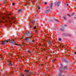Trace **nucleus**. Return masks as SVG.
I'll return each mask as SVG.
<instances>
[{
    "label": "nucleus",
    "instance_id": "obj_50",
    "mask_svg": "<svg viewBox=\"0 0 76 76\" xmlns=\"http://www.w3.org/2000/svg\"><path fill=\"white\" fill-rule=\"evenodd\" d=\"M72 15H73V14H72Z\"/></svg>",
    "mask_w": 76,
    "mask_h": 76
},
{
    "label": "nucleus",
    "instance_id": "obj_38",
    "mask_svg": "<svg viewBox=\"0 0 76 76\" xmlns=\"http://www.w3.org/2000/svg\"><path fill=\"white\" fill-rule=\"evenodd\" d=\"M14 19V17H12V20H13V19Z\"/></svg>",
    "mask_w": 76,
    "mask_h": 76
},
{
    "label": "nucleus",
    "instance_id": "obj_42",
    "mask_svg": "<svg viewBox=\"0 0 76 76\" xmlns=\"http://www.w3.org/2000/svg\"><path fill=\"white\" fill-rule=\"evenodd\" d=\"M74 54H76V52H75L74 53Z\"/></svg>",
    "mask_w": 76,
    "mask_h": 76
},
{
    "label": "nucleus",
    "instance_id": "obj_51",
    "mask_svg": "<svg viewBox=\"0 0 76 76\" xmlns=\"http://www.w3.org/2000/svg\"><path fill=\"white\" fill-rule=\"evenodd\" d=\"M73 60H74V59H73Z\"/></svg>",
    "mask_w": 76,
    "mask_h": 76
},
{
    "label": "nucleus",
    "instance_id": "obj_24",
    "mask_svg": "<svg viewBox=\"0 0 76 76\" xmlns=\"http://www.w3.org/2000/svg\"><path fill=\"white\" fill-rule=\"evenodd\" d=\"M7 61L9 63V62H10V60H7Z\"/></svg>",
    "mask_w": 76,
    "mask_h": 76
},
{
    "label": "nucleus",
    "instance_id": "obj_23",
    "mask_svg": "<svg viewBox=\"0 0 76 76\" xmlns=\"http://www.w3.org/2000/svg\"><path fill=\"white\" fill-rule=\"evenodd\" d=\"M61 31H64V30H63V29L61 28Z\"/></svg>",
    "mask_w": 76,
    "mask_h": 76
},
{
    "label": "nucleus",
    "instance_id": "obj_26",
    "mask_svg": "<svg viewBox=\"0 0 76 76\" xmlns=\"http://www.w3.org/2000/svg\"><path fill=\"white\" fill-rule=\"evenodd\" d=\"M20 45V46H22V45Z\"/></svg>",
    "mask_w": 76,
    "mask_h": 76
},
{
    "label": "nucleus",
    "instance_id": "obj_14",
    "mask_svg": "<svg viewBox=\"0 0 76 76\" xmlns=\"http://www.w3.org/2000/svg\"><path fill=\"white\" fill-rule=\"evenodd\" d=\"M27 53H29L30 54L31 53V52L29 50L28 51Z\"/></svg>",
    "mask_w": 76,
    "mask_h": 76
},
{
    "label": "nucleus",
    "instance_id": "obj_13",
    "mask_svg": "<svg viewBox=\"0 0 76 76\" xmlns=\"http://www.w3.org/2000/svg\"><path fill=\"white\" fill-rule=\"evenodd\" d=\"M32 23H35V21H34V20H33L32 21Z\"/></svg>",
    "mask_w": 76,
    "mask_h": 76
},
{
    "label": "nucleus",
    "instance_id": "obj_44",
    "mask_svg": "<svg viewBox=\"0 0 76 76\" xmlns=\"http://www.w3.org/2000/svg\"><path fill=\"white\" fill-rule=\"evenodd\" d=\"M64 26H66V25H64Z\"/></svg>",
    "mask_w": 76,
    "mask_h": 76
},
{
    "label": "nucleus",
    "instance_id": "obj_40",
    "mask_svg": "<svg viewBox=\"0 0 76 76\" xmlns=\"http://www.w3.org/2000/svg\"><path fill=\"white\" fill-rule=\"evenodd\" d=\"M0 23H1V21L0 20Z\"/></svg>",
    "mask_w": 76,
    "mask_h": 76
},
{
    "label": "nucleus",
    "instance_id": "obj_35",
    "mask_svg": "<svg viewBox=\"0 0 76 76\" xmlns=\"http://www.w3.org/2000/svg\"><path fill=\"white\" fill-rule=\"evenodd\" d=\"M61 67L63 66V65L62 64H61Z\"/></svg>",
    "mask_w": 76,
    "mask_h": 76
},
{
    "label": "nucleus",
    "instance_id": "obj_36",
    "mask_svg": "<svg viewBox=\"0 0 76 76\" xmlns=\"http://www.w3.org/2000/svg\"><path fill=\"white\" fill-rule=\"evenodd\" d=\"M69 22H71V21H70V20H69Z\"/></svg>",
    "mask_w": 76,
    "mask_h": 76
},
{
    "label": "nucleus",
    "instance_id": "obj_52",
    "mask_svg": "<svg viewBox=\"0 0 76 76\" xmlns=\"http://www.w3.org/2000/svg\"><path fill=\"white\" fill-rule=\"evenodd\" d=\"M73 60H74V59H73Z\"/></svg>",
    "mask_w": 76,
    "mask_h": 76
},
{
    "label": "nucleus",
    "instance_id": "obj_43",
    "mask_svg": "<svg viewBox=\"0 0 76 76\" xmlns=\"http://www.w3.org/2000/svg\"><path fill=\"white\" fill-rule=\"evenodd\" d=\"M44 47H46V46L45 45H44Z\"/></svg>",
    "mask_w": 76,
    "mask_h": 76
},
{
    "label": "nucleus",
    "instance_id": "obj_18",
    "mask_svg": "<svg viewBox=\"0 0 76 76\" xmlns=\"http://www.w3.org/2000/svg\"><path fill=\"white\" fill-rule=\"evenodd\" d=\"M56 60V59H54L53 60H52V61H55Z\"/></svg>",
    "mask_w": 76,
    "mask_h": 76
},
{
    "label": "nucleus",
    "instance_id": "obj_33",
    "mask_svg": "<svg viewBox=\"0 0 76 76\" xmlns=\"http://www.w3.org/2000/svg\"><path fill=\"white\" fill-rule=\"evenodd\" d=\"M67 15H68V16H69V17H71L70 15H69V14H68Z\"/></svg>",
    "mask_w": 76,
    "mask_h": 76
},
{
    "label": "nucleus",
    "instance_id": "obj_9",
    "mask_svg": "<svg viewBox=\"0 0 76 76\" xmlns=\"http://www.w3.org/2000/svg\"><path fill=\"white\" fill-rule=\"evenodd\" d=\"M22 9H20L18 11V12H19V13H20V12H22Z\"/></svg>",
    "mask_w": 76,
    "mask_h": 76
},
{
    "label": "nucleus",
    "instance_id": "obj_11",
    "mask_svg": "<svg viewBox=\"0 0 76 76\" xmlns=\"http://www.w3.org/2000/svg\"><path fill=\"white\" fill-rule=\"evenodd\" d=\"M63 18L64 20H66V17H64Z\"/></svg>",
    "mask_w": 76,
    "mask_h": 76
},
{
    "label": "nucleus",
    "instance_id": "obj_31",
    "mask_svg": "<svg viewBox=\"0 0 76 76\" xmlns=\"http://www.w3.org/2000/svg\"><path fill=\"white\" fill-rule=\"evenodd\" d=\"M12 5L13 6H14V5H15V3H14L12 4Z\"/></svg>",
    "mask_w": 76,
    "mask_h": 76
},
{
    "label": "nucleus",
    "instance_id": "obj_2",
    "mask_svg": "<svg viewBox=\"0 0 76 76\" xmlns=\"http://www.w3.org/2000/svg\"><path fill=\"white\" fill-rule=\"evenodd\" d=\"M31 38H32V36H31L30 37H27L25 39V40L27 41L28 40V39H31Z\"/></svg>",
    "mask_w": 76,
    "mask_h": 76
},
{
    "label": "nucleus",
    "instance_id": "obj_15",
    "mask_svg": "<svg viewBox=\"0 0 76 76\" xmlns=\"http://www.w3.org/2000/svg\"><path fill=\"white\" fill-rule=\"evenodd\" d=\"M20 76H25V75H24L23 74H21Z\"/></svg>",
    "mask_w": 76,
    "mask_h": 76
},
{
    "label": "nucleus",
    "instance_id": "obj_20",
    "mask_svg": "<svg viewBox=\"0 0 76 76\" xmlns=\"http://www.w3.org/2000/svg\"><path fill=\"white\" fill-rule=\"evenodd\" d=\"M4 42H8V40H4Z\"/></svg>",
    "mask_w": 76,
    "mask_h": 76
},
{
    "label": "nucleus",
    "instance_id": "obj_12",
    "mask_svg": "<svg viewBox=\"0 0 76 76\" xmlns=\"http://www.w3.org/2000/svg\"><path fill=\"white\" fill-rule=\"evenodd\" d=\"M8 19L9 21L10 22V20H9V19H10V17H8Z\"/></svg>",
    "mask_w": 76,
    "mask_h": 76
},
{
    "label": "nucleus",
    "instance_id": "obj_19",
    "mask_svg": "<svg viewBox=\"0 0 76 76\" xmlns=\"http://www.w3.org/2000/svg\"><path fill=\"white\" fill-rule=\"evenodd\" d=\"M57 2H55V6H56V5H57Z\"/></svg>",
    "mask_w": 76,
    "mask_h": 76
},
{
    "label": "nucleus",
    "instance_id": "obj_6",
    "mask_svg": "<svg viewBox=\"0 0 76 76\" xmlns=\"http://www.w3.org/2000/svg\"><path fill=\"white\" fill-rule=\"evenodd\" d=\"M9 66H12V61H10V63L8 64Z\"/></svg>",
    "mask_w": 76,
    "mask_h": 76
},
{
    "label": "nucleus",
    "instance_id": "obj_21",
    "mask_svg": "<svg viewBox=\"0 0 76 76\" xmlns=\"http://www.w3.org/2000/svg\"><path fill=\"white\" fill-rule=\"evenodd\" d=\"M25 72H29V71H28V70H26L25 71Z\"/></svg>",
    "mask_w": 76,
    "mask_h": 76
},
{
    "label": "nucleus",
    "instance_id": "obj_37",
    "mask_svg": "<svg viewBox=\"0 0 76 76\" xmlns=\"http://www.w3.org/2000/svg\"><path fill=\"white\" fill-rule=\"evenodd\" d=\"M45 4H47V3L45 2Z\"/></svg>",
    "mask_w": 76,
    "mask_h": 76
},
{
    "label": "nucleus",
    "instance_id": "obj_1",
    "mask_svg": "<svg viewBox=\"0 0 76 76\" xmlns=\"http://www.w3.org/2000/svg\"><path fill=\"white\" fill-rule=\"evenodd\" d=\"M9 42L10 43H12V44H15V40L11 39L10 40Z\"/></svg>",
    "mask_w": 76,
    "mask_h": 76
},
{
    "label": "nucleus",
    "instance_id": "obj_34",
    "mask_svg": "<svg viewBox=\"0 0 76 76\" xmlns=\"http://www.w3.org/2000/svg\"><path fill=\"white\" fill-rule=\"evenodd\" d=\"M35 42V40H33L32 41V42Z\"/></svg>",
    "mask_w": 76,
    "mask_h": 76
},
{
    "label": "nucleus",
    "instance_id": "obj_3",
    "mask_svg": "<svg viewBox=\"0 0 76 76\" xmlns=\"http://www.w3.org/2000/svg\"><path fill=\"white\" fill-rule=\"evenodd\" d=\"M59 69L61 71H64V69L63 68L61 67H60Z\"/></svg>",
    "mask_w": 76,
    "mask_h": 76
},
{
    "label": "nucleus",
    "instance_id": "obj_25",
    "mask_svg": "<svg viewBox=\"0 0 76 76\" xmlns=\"http://www.w3.org/2000/svg\"><path fill=\"white\" fill-rule=\"evenodd\" d=\"M58 40H59V41H61V38H59V39H58Z\"/></svg>",
    "mask_w": 76,
    "mask_h": 76
},
{
    "label": "nucleus",
    "instance_id": "obj_49",
    "mask_svg": "<svg viewBox=\"0 0 76 76\" xmlns=\"http://www.w3.org/2000/svg\"><path fill=\"white\" fill-rule=\"evenodd\" d=\"M37 12H38V11H37Z\"/></svg>",
    "mask_w": 76,
    "mask_h": 76
},
{
    "label": "nucleus",
    "instance_id": "obj_29",
    "mask_svg": "<svg viewBox=\"0 0 76 76\" xmlns=\"http://www.w3.org/2000/svg\"><path fill=\"white\" fill-rule=\"evenodd\" d=\"M38 9H40V8L39 7V6H38Z\"/></svg>",
    "mask_w": 76,
    "mask_h": 76
},
{
    "label": "nucleus",
    "instance_id": "obj_5",
    "mask_svg": "<svg viewBox=\"0 0 76 76\" xmlns=\"http://www.w3.org/2000/svg\"><path fill=\"white\" fill-rule=\"evenodd\" d=\"M53 3H51V5L50 6V9H52V7H53Z\"/></svg>",
    "mask_w": 76,
    "mask_h": 76
},
{
    "label": "nucleus",
    "instance_id": "obj_39",
    "mask_svg": "<svg viewBox=\"0 0 76 76\" xmlns=\"http://www.w3.org/2000/svg\"><path fill=\"white\" fill-rule=\"evenodd\" d=\"M66 6H69V4H67Z\"/></svg>",
    "mask_w": 76,
    "mask_h": 76
},
{
    "label": "nucleus",
    "instance_id": "obj_8",
    "mask_svg": "<svg viewBox=\"0 0 76 76\" xmlns=\"http://www.w3.org/2000/svg\"><path fill=\"white\" fill-rule=\"evenodd\" d=\"M9 74H10V75L12 76V75H13V72H11L10 73H9Z\"/></svg>",
    "mask_w": 76,
    "mask_h": 76
},
{
    "label": "nucleus",
    "instance_id": "obj_7",
    "mask_svg": "<svg viewBox=\"0 0 76 76\" xmlns=\"http://www.w3.org/2000/svg\"><path fill=\"white\" fill-rule=\"evenodd\" d=\"M57 6L58 7L60 6V2H58L57 3Z\"/></svg>",
    "mask_w": 76,
    "mask_h": 76
},
{
    "label": "nucleus",
    "instance_id": "obj_22",
    "mask_svg": "<svg viewBox=\"0 0 76 76\" xmlns=\"http://www.w3.org/2000/svg\"><path fill=\"white\" fill-rule=\"evenodd\" d=\"M36 28H37V26H35L34 27V29H36Z\"/></svg>",
    "mask_w": 76,
    "mask_h": 76
},
{
    "label": "nucleus",
    "instance_id": "obj_30",
    "mask_svg": "<svg viewBox=\"0 0 76 76\" xmlns=\"http://www.w3.org/2000/svg\"><path fill=\"white\" fill-rule=\"evenodd\" d=\"M6 1H4V4H5V3H6Z\"/></svg>",
    "mask_w": 76,
    "mask_h": 76
},
{
    "label": "nucleus",
    "instance_id": "obj_4",
    "mask_svg": "<svg viewBox=\"0 0 76 76\" xmlns=\"http://www.w3.org/2000/svg\"><path fill=\"white\" fill-rule=\"evenodd\" d=\"M50 11V9H49V10H47L45 12V13H49V12Z\"/></svg>",
    "mask_w": 76,
    "mask_h": 76
},
{
    "label": "nucleus",
    "instance_id": "obj_16",
    "mask_svg": "<svg viewBox=\"0 0 76 76\" xmlns=\"http://www.w3.org/2000/svg\"><path fill=\"white\" fill-rule=\"evenodd\" d=\"M1 44H2V45H4V44H5V43H4V42H1Z\"/></svg>",
    "mask_w": 76,
    "mask_h": 76
},
{
    "label": "nucleus",
    "instance_id": "obj_45",
    "mask_svg": "<svg viewBox=\"0 0 76 76\" xmlns=\"http://www.w3.org/2000/svg\"><path fill=\"white\" fill-rule=\"evenodd\" d=\"M12 48H13V46L12 47Z\"/></svg>",
    "mask_w": 76,
    "mask_h": 76
},
{
    "label": "nucleus",
    "instance_id": "obj_28",
    "mask_svg": "<svg viewBox=\"0 0 76 76\" xmlns=\"http://www.w3.org/2000/svg\"><path fill=\"white\" fill-rule=\"evenodd\" d=\"M35 33H37V30H35Z\"/></svg>",
    "mask_w": 76,
    "mask_h": 76
},
{
    "label": "nucleus",
    "instance_id": "obj_10",
    "mask_svg": "<svg viewBox=\"0 0 76 76\" xmlns=\"http://www.w3.org/2000/svg\"><path fill=\"white\" fill-rule=\"evenodd\" d=\"M48 42L49 45H50V44H51V42L50 41H48Z\"/></svg>",
    "mask_w": 76,
    "mask_h": 76
},
{
    "label": "nucleus",
    "instance_id": "obj_46",
    "mask_svg": "<svg viewBox=\"0 0 76 76\" xmlns=\"http://www.w3.org/2000/svg\"><path fill=\"white\" fill-rule=\"evenodd\" d=\"M56 20V21H57V22H58V21L57 20Z\"/></svg>",
    "mask_w": 76,
    "mask_h": 76
},
{
    "label": "nucleus",
    "instance_id": "obj_17",
    "mask_svg": "<svg viewBox=\"0 0 76 76\" xmlns=\"http://www.w3.org/2000/svg\"><path fill=\"white\" fill-rule=\"evenodd\" d=\"M29 31H28L26 32V34H29Z\"/></svg>",
    "mask_w": 76,
    "mask_h": 76
},
{
    "label": "nucleus",
    "instance_id": "obj_32",
    "mask_svg": "<svg viewBox=\"0 0 76 76\" xmlns=\"http://www.w3.org/2000/svg\"><path fill=\"white\" fill-rule=\"evenodd\" d=\"M22 44L23 45H24V44H25V43H24L23 42H22Z\"/></svg>",
    "mask_w": 76,
    "mask_h": 76
},
{
    "label": "nucleus",
    "instance_id": "obj_48",
    "mask_svg": "<svg viewBox=\"0 0 76 76\" xmlns=\"http://www.w3.org/2000/svg\"><path fill=\"white\" fill-rule=\"evenodd\" d=\"M64 46L62 47L63 48H64Z\"/></svg>",
    "mask_w": 76,
    "mask_h": 76
},
{
    "label": "nucleus",
    "instance_id": "obj_27",
    "mask_svg": "<svg viewBox=\"0 0 76 76\" xmlns=\"http://www.w3.org/2000/svg\"><path fill=\"white\" fill-rule=\"evenodd\" d=\"M65 69H67V66H65L64 67Z\"/></svg>",
    "mask_w": 76,
    "mask_h": 76
},
{
    "label": "nucleus",
    "instance_id": "obj_41",
    "mask_svg": "<svg viewBox=\"0 0 76 76\" xmlns=\"http://www.w3.org/2000/svg\"><path fill=\"white\" fill-rule=\"evenodd\" d=\"M6 22H8V20H7V21H6Z\"/></svg>",
    "mask_w": 76,
    "mask_h": 76
},
{
    "label": "nucleus",
    "instance_id": "obj_47",
    "mask_svg": "<svg viewBox=\"0 0 76 76\" xmlns=\"http://www.w3.org/2000/svg\"><path fill=\"white\" fill-rule=\"evenodd\" d=\"M3 76H5V75H3Z\"/></svg>",
    "mask_w": 76,
    "mask_h": 76
}]
</instances>
